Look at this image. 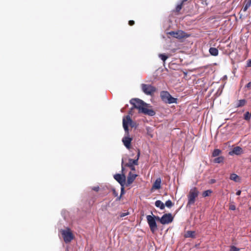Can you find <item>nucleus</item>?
Here are the masks:
<instances>
[{
  "mask_svg": "<svg viewBox=\"0 0 251 251\" xmlns=\"http://www.w3.org/2000/svg\"><path fill=\"white\" fill-rule=\"evenodd\" d=\"M250 161L251 162V158H250Z\"/></svg>",
  "mask_w": 251,
  "mask_h": 251,
  "instance_id": "49530a36",
  "label": "nucleus"
},
{
  "mask_svg": "<svg viewBox=\"0 0 251 251\" xmlns=\"http://www.w3.org/2000/svg\"><path fill=\"white\" fill-rule=\"evenodd\" d=\"M221 150L219 149H215L212 153V156L213 157H216L219 156L221 153Z\"/></svg>",
  "mask_w": 251,
  "mask_h": 251,
  "instance_id": "4be33fe9",
  "label": "nucleus"
},
{
  "mask_svg": "<svg viewBox=\"0 0 251 251\" xmlns=\"http://www.w3.org/2000/svg\"><path fill=\"white\" fill-rule=\"evenodd\" d=\"M147 221L149 226L150 229L152 233H154L157 229V226L156 221L154 219V215H147Z\"/></svg>",
  "mask_w": 251,
  "mask_h": 251,
  "instance_id": "39448f33",
  "label": "nucleus"
},
{
  "mask_svg": "<svg viewBox=\"0 0 251 251\" xmlns=\"http://www.w3.org/2000/svg\"><path fill=\"white\" fill-rule=\"evenodd\" d=\"M114 179L118 181L121 186L124 187L126 183V176L125 174L122 175L117 174L114 176Z\"/></svg>",
  "mask_w": 251,
  "mask_h": 251,
  "instance_id": "9d476101",
  "label": "nucleus"
},
{
  "mask_svg": "<svg viewBox=\"0 0 251 251\" xmlns=\"http://www.w3.org/2000/svg\"><path fill=\"white\" fill-rule=\"evenodd\" d=\"M155 205L157 207L160 208L161 210L165 208V204L160 200H157L155 202Z\"/></svg>",
  "mask_w": 251,
  "mask_h": 251,
  "instance_id": "f3484780",
  "label": "nucleus"
},
{
  "mask_svg": "<svg viewBox=\"0 0 251 251\" xmlns=\"http://www.w3.org/2000/svg\"><path fill=\"white\" fill-rule=\"evenodd\" d=\"M242 152V149L240 147H234L232 151L229 152V154L232 155L233 154L239 155Z\"/></svg>",
  "mask_w": 251,
  "mask_h": 251,
  "instance_id": "f8f14e48",
  "label": "nucleus"
},
{
  "mask_svg": "<svg viewBox=\"0 0 251 251\" xmlns=\"http://www.w3.org/2000/svg\"><path fill=\"white\" fill-rule=\"evenodd\" d=\"M130 103L133 107L131 109L136 108L138 110L139 113H142L145 115L150 116H153L155 114V112L152 109H148L150 107L149 104H147L142 100L139 99H132L130 100Z\"/></svg>",
  "mask_w": 251,
  "mask_h": 251,
  "instance_id": "f257e3e1",
  "label": "nucleus"
},
{
  "mask_svg": "<svg viewBox=\"0 0 251 251\" xmlns=\"http://www.w3.org/2000/svg\"><path fill=\"white\" fill-rule=\"evenodd\" d=\"M161 179L160 178H157L154 182L152 188L154 189H159L161 187Z\"/></svg>",
  "mask_w": 251,
  "mask_h": 251,
  "instance_id": "2eb2a0df",
  "label": "nucleus"
},
{
  "mask_svg": "<svg viewBox=\"0 0 251 251\" xmlns=\"http://www.w3.org/2000/svg\"><path fill=\"white\" fill-rule=\"evenodd\" d=\"M168 34L173 36L174 37L177 39H182L183 38L187 37L188 36L186 33L182 31L178 30L177 31H170L168 33Z\"/></svg>",
  "mask_w": 251,
  "mask_h": 251,
  "instance_id": "0eeeda50",
  "label": "nucleus"
},
{
  "mask_svg": "<svg viewBox=\"0 0 251 251\" xmlns=\"http://www.w3.org/2000/svg\"><path fill=\"white\" fill-rule=\"evenodd\" d=\"M246 103V100H240L238 101L237 105V107H241L244 106Z\"/></svg>",
  "mask_w": 251,
  "mask_h": 251,
  "instance_id": "393cba45",
  "label": "nucleus"
},
{
  "mask_svg": "<svg viewBox=\"0 0 251 251\" xmlns=\"http://www.w3.org/2000/svg\"><path fill=\"white\" fill-rule=\"evenodd\" d=\"M251 6V0H245V6L243 8V11L245 12L247 9Z\"/></svg>",
  "mask_w": 251,
  "mask_h": 251,
  "instance_id": "6ab92c4d",
  "label": "nucleus"
},
{
  "mask_svg": "<svg viewBox=\"0 0 251 251\" xmlns=\"http://www.w3.org/2000/svg\"><path fill=\"white\" fill-rule=\"evenodd\" d=\"M230 178L231 180H234L235 181H238L239 179V176L235 174H232L230 175Z\"/></svg>",
  "mask_w": 251,
  "mask_h": 251,
  "instance_id": "5701e85b",
  "label": "nucleus"
},
{
  "mask_svg": "<svg viewBox=\"0 0 251 251\" xmlns=\"http://www.w3.org/2000/svg\"><path fill=\"white\" fill-rule=\"evenodd\" d=\"M120 198H121V196L119 198H118V200H120Z\"/></svg>",
  "mask_w": 251,
  "mask_h": 251,
  "instance_id": "a18cd8bd",
  "label": "nucleus"
},
{
  "mask_svg": "<svg viewBox=\"0 0 251 251\" xmlns=\"http://www.w3.org/2000/svg\"><path fill=\"white\" fill-rule=\"evenodd\" d=\"M132 140V138L129 137V133L128 132V134H126V132H125V136L122 139V142L125 147L129 149L130 148L131 142Z\"/></svg>",
  "mask_w": 251,
  "mask_h": 251,
  "instance_id": "9b49d317",
  "label": "nucleus"
},
{
  "mask_svg": "<svg viewBox=\"0 0 251 251\" xmlns=\"http://www.w3.org/2000/svg\"><path fill=\"white\" fill-rule=\"evenodd\" d=\"M184 237L185 238H195V232L194 231H187L185 233Z\"/></svg>",
  "mask_w": 251,
  "mask_h": 251,
  "instance_id": "a211bd4d",
  "label": "nucleus"
},
{
  "mask_svg": "<svg viewBox=\"0 0 251 251\" xmlns=\"http://www.w3.org/2000/svg\"><path fill=\"white\" fill-rule=\"evenodd\" d=\"M128 24L130 25H133L134 24V21H132V20H130V21H129Z\"/></svg>",
  "mask_w": 251,
  "mask_h": 251,
  "instance_id": "f704fd0d",
  "label": "nucleus"
},
{
  "mask_svg": "<svg viewBox=\"0 0 251 251\" xmlns=\"http://www.w3.org/2000/svg\"><path fill=\"white\" fill-rule=\"evenodd\" d=\"M124 193V187H122V188H121V196Z\"/></svg>",
  "mask_w": 251,
  "mask_h": 251,
  "instance_id": "58836bf2",
  "label": "nucleus"
},
{
  "mask_svg": "<svg viewBox=\"0 0 251 251\" xmlns=\"http://www.w3.org/2000/svg\"><path fill=\"white\" fill-rule=\"evenodd\" d=\"M123 126L125 132H126L127 135L128 132H129L128 126H129V123L126 117H124L123 119Z\"/></svg>",
  "mask_w": 251,
  "mask_h": 251,
  "instance_id": "ddd939ff",
  "label": "nucleus"
},
{
  "mask_svg": "<svg viewBox=\"0 0 251 251\" xmlns=\"http://www.w3.org/2000/svg\"><path fill=\"white\" fill-rule=\"evenodd\" d=\"M236 209V207L234 204H230L229 205V209L231 210H234Z\"/></svg>",
  "mask_w": 251,
  "mask_h": 251,
  "instance_id": "7c9ffc66",
  "label": "nucleus"
},
{
  "mask_svg": "<svg viewBox=\"0 0 251 251\" xmlns=\"http://www.w3.org/2000/svg\"><path fill=\"white\" fill-rule=\"evenodd\" d=\"M155 218H154V219H155V221L156 220H158V221H159L160 222V218H161L159 217L158 216H155Z\"/></svg>",
  "mask_w": 251,
  "mask_h": 251,
  "instance_id": "4c0bfd02",
  "label": "nucleus"
},
{
  "mask_svg": "<svg viewBox=\"0 0 251 251\" xmlns=\"http://www.w3.org/2000/svg\"><path fill=\"white\" fill-rule=\"evenodd\" d=\"M127 215H128V212H126V213H122L120 214V217H124L126 216H127Z\"/></svg>",
  "mask_w": 251,
  "mask_h": 251,
  "instance_id": "72a5a7b5",
  "label": "nucleus"
},
{
  "mask_svg": "<svg viewBox=\"0 0 251 251\" xmlns=\"http://www.w3.org/2000/svg\"><path fill=\"white\" fill-rule=\"evenodd\" d=\"M140 155V152H138L137 157L136 159H132L129 158L128 159V162L126 163L125 166L129 167L132 171H135V168L134 165H138V160L139 159Z\"/></svg>",
  "mask_w": 251,
  "mask_h": 251,
  "instance_id": "1a4fd4ad",
  "label": "nucleus"
},
{
  "mask_svg": "<svg viewBox=\"0 0 251 251\" xmlns=\"http://www.w3.org/2000/svg\"><path fill=\"white\" fill-rule=\"evenodd\" d=\"M93 190L95 191H98L99 190V187L97 186V187H94L93 188Z\"/></svg>",
  "mask_w": 251,
  "mask_h": 251,
  "instance_id": "e433bc0d",
  "label": "nucleus"
},
{
  "mask_svg": "<svg viewBox=\"0 0 251 251\" xmlns=\"http://www.w3.org/2000/svg\"><path fill=\"white\" fill-rule=\"evenodd\" d=\"M241 191L240 190H238L237 191L236 194L238 196L240 195L241 194Z\"/></svg>",
  "mask_w": 251,
  "mask_h": 251,
  "instance_id": "ea45409f",
  "label": "nucleus"
},
{
  "mask_svg": "<svg viewBox=\"0 0 251 251\" xmlns=\"http://www.w3.org/2000/svg\"><path fill=\"white\" fill-rule=\"evenodd\" d=\"M121 112H124V108L121 109Z\"/></svg>",
  "mask_w": 251,
  "mask_h": 251,
  "instance_id": "c03bdc74",
  "label": "nucleus"
},
{
  "mask_svg": "<svg viewBox=\"0 0 251 251\" xmlns=\"http://www.w3.org/2000/svg\"><path fill=\"white\" fill-rule=\"evenodd\" d=\"M124 169H125V168L124 166V161H123V160H122V172H124Z\"/></svg>",
  "mask_w": 251,
  "mask_h": 251,
  "instance_id": "c9c22d12",
  "label": "nucleus"
},
{
  "mask_svg": "<svg viewBox=\"0 0 251 251\" xmlns=\"http://www.w3.org/2000/svg\"><path fill=\"white\" fill-rule=\"evenodd\" d=\"M141 88L143 92L147 95H152L156 91V88L150 84H142Z\"/></svg>",
  "mask_w": 251,
  "mask_h": 251,
  "instance_id": "423d86ee",
  "label": "nucleus"
},
{
  "mask_svg": "<svg viewBox=\"0 0 251 251\" xmlns=\"http://www.w3.org/2000/svg\"><path fill=\"white\" fill-rule=\"evenodd\" d=\"M187 0H182L181 3H182V4L185 2Z\"/></svg>",
  "mask_w": 251,
  "mask_h": 251,
  "instance_id": "37998d69",
  "label": "nucleus"
},
{
  "mask_svg": "<svg viewBox=\"0 0 251 251\" xmlns=\"http://www.w3.org/2000/svg\"><path fill=\"white\" fill-rule=\"evenodd\" d=\"M160 97L162 101L166 103H176L177 99L173 97L170 93L166 91H163L160 93Z\"/></svg>",
  "mask_w": 251,
  "mask_h": 251,
  "instance_id": "f03ea898",
  "label": "nucleus"
},
{
  "mask_svg": "<svg viewBox=\"0 0 251 251\" xmlns=\"http://www.w3.org/2000/svg\"><path fill=\"white\" fill-rule=\"evenodd\" d=\"M126 118L128 120V123H129V126L131 127H136V123L132 121V120H131V119L130 118V117L129 115H127L126 116Z\"/></svg>",
  "mask_w": 251,
  "mask_h": 251,
  "instance_id": "412c9836",
  "label": "nucleus"
},
{
  "mask_svg": "<svg viewBox=\"0 0 251 251\" xmlns=\"http://www.w3.org/2000/svg\"><path fill=\"white\" fill-rule=\"evenodd\" d=\"M199 191L196 187L191 189L188 195V202L187 207H190L195 202L196 198L199 195Z\"/></svg>",
  "mask_w": 251,
  "mask_h": 251,
  "instance_id": "7ed1b4c3",
  "label": "nucleus"
},
{
  "mask_svg": "<svg viewBox=\"0 0 251 251\" xmlns=\"http://www.w3.org/2000/svg\"><path fill=\"white\" fill-rule=\"evenodd\" d=\"M113 193H114V194L116 196H117V195H118V194L116 193V191H115V190L114 189L113 190Z\"/></svg>",
  "mask_w": 251,
  "mask_h": 251,
  "instance_id": "a19ab883",
  "label": "nucleus"
},
{
  "mask_svg": "<svg viewBox=\"0 0 251 251\" xmlns=\"http://www.w3.org/2000/svg\"><path fill=\"white\" fill-rule=\"evenodd\" d=\"M209 52L211 55L216 56L219 54V51L217 49L211 47L209 50Z\"/></svg>",
  "mask_w": 251,
  "mask_h": 251,
  "instance_id": "dca6fc26",
  "label": "nucleus"
},
{
  "mask_svg": "<svg viewBox=\"0 0 251 251\" xmlns=\"http://www.w3.org/2000/svg\"><path fill=\"white\" fill-rule=\"evenodd\" d=\"M246 88L248 89H251V81L249 82L245 86Z\"/></svg>",
  "mask_w": 251,
  "mask_h": 251,
  "instance_id": "473e14b6",
  "label": "nucleus"
},
{
  "mask_svg": "<svg viewBox=\"0 0 251 251\" xmlns=\"http://www.w3.org/2000/svg\"><path fill=\"white\" fill-rule=\"evenodd\" d=\"M165 205L170 208L173 205V203L171 200H169L166 201Z\"/></svg>",
  "mask_w": 251,
  "mask_h": 251,
  "instance_id": "cd10ccee",
  "label": "nucleus"
},
{
  "mask_svg": "<svg viewBox=\"0 0 251 251\" xmlns=\"http://www.w3.org/2000/svg\"><path fill=\"white\" fill-rule=\"evenodd\" d=\"M60 232L66 243L70 242L74 239V235L69 228L61 229Z\"/></svg>",
  "mask_w": 251,
  "mask_h": 251,
  "instance_id": "20e7f679",
  "label": "nucleus"
},
{
  "mask_svg": "<svg viewBox=\"0 0 251 251\" xmlns=\"http://www.w3.org/2000/svg\"><path fill=\"white\" fill-rule=\"evenodd\" d=\"M240 249L239 248H236L234 246H230L229 251H239Z\"/></svg>",
  "mask_w": 251,
  "mask_h": 251,
  "instance_id": "c85d7f7f",
  "label": "nucleus"
},
{
  "mask_svg": "<svg viewBox=\"0 0 251 251\" xmlns=\"http://www.w3.org/2000/svg\"><path fill=\"white\" fill-rule=\"evenodd\" d=\"M137 175L136 174H132L131 172H129L128 174V175L127 176V183L128 184H131L136 177H137Z\"/></svg>",
  "mask_w": 251,
  "mask_h": 251,
  "instance_id": "4468645a",
  "label": "nucleus"
},
{
  "mask_svg": "<svg viewBox=\"0 0 251 251\" xmlns=\"http://www.w3.org/2000/svg\"><path fill=\"white\" fill-rule=\"evenodd\" d=\"M251 113L249 111L246 112L244 114V118L246 121H249L251 119Z\"/></svg>",
  "mask_w": 251,
  "mask_h": 251,
  "instance_id": "b1692460",
  "label": "nucleus"
},
{
  "mask_svg": "<svg viewBox=\"0 0 251 251\" xmlns=\"http://www.w3.org/2000/svg\"><path fill=\"white\" fill-rule=\"evenodd\" d=\"M158 56L163 62H165L168 58V56L165 54H159Z\"/></svg>",
  "mask_w": 251,
  "mask_h": 251,
  "instance_id": "bb28decb",
  "label": "nucleus"
},
{
  "mask_svg": "<svg viewBox=\"0 0 251 251\" xmlns=\"http://www.w3.org/2000/svg\"><path fill=\"white\" fill-rule=\"evenodd\" d=\"M182 3H180V4H178L176 7V11L177 12H179L182 8Z\"/></svg>",
  "mask_w": 251,
  "mask_h": 251,
  "instance_id": "c756f323",
  "label": "nucleus"
},
{
  "mask_svg": "<svg viewBox=\"0 0 251 251\" xmlns=\"http://www.w3.org/2000/svg\"><path fill=\"white\" fill-rule=\"evenodd\" d=\"M224 160V157L221 156L218 157L217 158H215L214 159L213 162L216 163H221L223 162Z\"/></svg>",
  "mask_w": 251,
  "mask_h": 251,
  "instance_id": "aec40b11",
  "label": "nucleus"
},
{
  "mask_svg": "<svg viewBox=\"0 0 251 251\" xmlns=\"http://www.w3.org/2000/svg\"><path fill=\"white\" fill-rule=\"evenodd\" d=\"M247 66L248 67H251V59L248 60L247 63Z\"/></svg>",
  "mask_w": 251,
  "mask_h": 251,
  "instance_id": "2f4dec72",
  "label": "nucleus"
},
{
  "mask_svg": "<svg viewBox=\"0 0 251 251\" xmlns=\"http://www.w3.org/2000/svg\"><path fill=\"white\" fill-rule=\"evenodd\" d=\"M211 182L212 183H215V179H211Z\"/></svg>",
  "mask_w": 251,
  "mask_h": 251,
  "instance_id": "79ce46f5",
  "label": "nucleus"
},
{
  "mask_svg": "<svg viewBox=\"0 0 251 251\" xmlns=\"http://www.w3.org/2000/svg\"><path fill=\"white\" fill-rule=\"evenodd\" d=\"M173 220L171 213L165 214L160 218V223L163 225L168 224Z\"/></svg>",
  "mask_w": 251,
  "mask_h": 251,
  "instance_id": "6e6552de",
  "label": "nucleus"
},
{
  "mask_svg": "<svg viewBox=\"0 0 251 251\" xmlns=\"http://www.w3.org/2000/svg\"><path fill=\"white\" fill-rule=\"evenodd\" d=\"M212 193V191L211 190H207L204 191L202 193V196L203 197H206L209 196Z\"/></svg>",
  "mask_w": 251,
  "mask_h": 251,
  "instance_id": "a878e982",
  "label": "nucleus"
}]
</instances>
